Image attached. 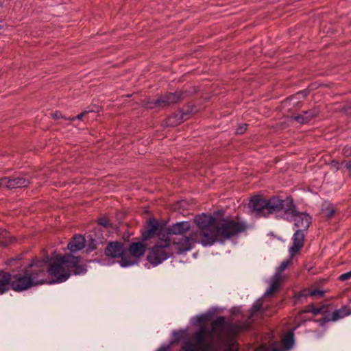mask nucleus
I'll return each instance as SVG.
<instances>
[{
    "instance_id": "obj_1",
    "label": "nucleus",
    "mask_w": 351,
    "mask_h": 351,
    "mask_svg": "<svg viewBox=\"0 0 351 351\" xmlns=\"http://www.w3.org/2000/svg\"><path fill=\"white\" fill-rule=\"evenodd\" d=\"M250 213L257 217H268L271 214L280 215L288 221H293L297 230L306 231L311 223V217L306 213L295 210L293 201L290 199H282L278 197H271L269 199L256 196L248 203Z\"/></svg>"
},
{
    "instance_id": "obj_2",
    "label": "nucleus",
    "mask_w": 351,
    "mask_h": 351,
    "mask_svg": "<svg viewBox=\"0 0 351 351\" xmlns=\"http://www.w3.org/2000/svg\"><path fill=\"white\" fill-rule=\"evenodd\" d=\"M194 221L199 229V243L203 246H211L217 241L223 243L226 240L243 232L247 227L243 221L228 219L222 220L215 227V218L205 214L196 216Z\"/></svg>"
},
{
    "instance_id": "obj_3",
    "label": "nucleus",
    "mask_w": 351,
    "mask_h": 351,
    "mask_svg": "<svg viewBox=\"0 0 351 351\" xmlns=\"http://www.w3.org/2000/svg\"><path fill=\"white\" fill-rule=\"evenodd\" d=\"M249 322L241 325L238 323L228 322L223 316L217 317L211 324V329L202 326L194 335L195 343L199 346L200 351H213V339L215 337L221 341L231 338L240 331L250 327Z\"/></svg>"
},
{
    "instance_id": "obj_4",
    "label": "nucleus",
    "mask_w": 351,
    "mask_h": 351,
    "mask_svg": "<svg viewBox=\"0 0 351 351\" xmlns=\"http://www.w3.org/2000/svg\"><path fill=\"white\" fill-rule=\"evenodd\" d=\"M47 272L54 278L53 282L61 283L67 280L71 274H85L86 268L84 265H80V258L77 256L69 254L64 256L53 254Z\"/></svg>"
},
{
    "instance_id": "obj_5",
    "label": "nucleus",
    "mask_w": 351,
    "mask_h": 351,
    "mask_svg": "<svg viewBox=\"0 0 351 351\" xmlns=\"http://www.w3.org/2000/svg\"><path fill=\"white\" fill-rule=\"evenodd\" d=\"M158 241L152 247L147 256L148 261L154 266H157L174 254L171 245V238H169L165 232L158 231Z\"/></svg>"
},
{
    "instance_id": "obj_6",
    "label": "nucleus",
    "mask_w": 351,
    "mask_h": 351,
    "mask_svg": "<svg viewBox=\"0 0 351 351\" xmlns=\"http://www.w3.org/2000/svg\"><path fill=\"white\" fill-rule=\"evenodd\" d=\"M45 272L43 270L32 271L26 269L23 272L11 275V289L15 291H23L31 287L44 282Z\"/></svg>"
},
{
    "instance_id": "obj_7",
    "label": "nucleus",
    "mask_w": 351,
    "mask_h": 351,
    "mask_svg": "<svg viewBox=\"0 0 351 351\" xmlns=\"http://www.w3.org/2000/svg\"><path fill=\"white\" fill-rule=\"evenodd\" d=\"M198 232H193L189 237L180 236L171 238V245L174 250V254H182L191 250L195 243H199Z\"/></svg>"
},
{
    "instance_id": "obj_8",
    "label": "nucleus",
    "mask_w": 351,
    "mask_h": 351,
    "mask_svg": "<svg viewBox=\"0 0 351 351\" xmlns=\"http://www.w3.org/2000/svg\"><path fill=\"white\" fill-rule=\"evenodd\" d=\"M291 261V257L289 260L284 261L281 263L280 265L276 269L274 275L272 276L269 286L265 292V296H269L276 292L279 288L282 282L285 280L286 276L282 274V271L289 266Z\"/></svg>"
},
{
    "instance_id": "obj_9",
    "label": "nucleus",
    "mask_w": 351,
    "mask_h": 351,
    "mask_svg": "<svg viewBox=\"0 0 351 351\" xmlns=\"http://www.w3.org/2000/svg\"><path fill=\"white\" fill-rule=\"evenodd\" d=\"M145 251V245L141 243H133L129 247V252L131 256L123 257L120 261V265L123 267L132 266L137 263V259L143 256Z\"/></svg>"
},
{
    "instance_id": "obj_10",
    "label": "nucleus",
    "mask_w": 351,
    "mask_h": 351,
    "mask_svg": "<svg viewBox=\"0 0 351 351\" xmlns=\"http://www.w3.org/2000/svg\"><path fill=\"white\" fill-rule=\"evenodd\" d=\"M191 228V225L189 221H181L177 222L170 226L168 229L160 228L158 230L160 232H165L168 235L169 238H171V236L176 235V237L183 236L186 232Z\"/></svg>"
},
{
    "instance_id": "obj_11",
    "label": "nucleus",
    "mask_w": 351,
    "mask_h": 351,
    "mask_svg": "<svg viewBox=\"0 0 351 351\" xmlns=\"http://www.w3.org/2000/svg\"><path fill=\"white\" fill-rule=\"evenodd\" d=\"M30 184L28 179L23 177H16V178H2L0 179V186L5 187L9 189L27 187Z\"/></svg>"
},
{
    "instance_id": "obj_12",
    "label": "nucleus",
    "mask_w": 351,
    "mask_h": 351,
    "mask_svg": "<svg viewBox=\"0 0 351 351\" xmlns=\"http://www.w3.org/2000/svg\"><path fill=\"white\" fill-rule=\"evenodd\" d=\"M351 315V308L349 306H343L341 308L335 310L329 316L324 317L321 321V325H324L325 323L332 321L337 322L339 319H343L346 316Z\"/></svg>"
},
{
    "instance_id": "obj_13",
    "label": "nucleus",
    "mask_w": 351,
    "mask_h": 351,
    "mask_svg": "<svg viewBox=\"0 0 351 351\" xmlns=\"http://www.w3.org/2000/svg\"><path fill=\"white\" fill-rule=\"evenodd\" d=\"M305 231L302 230H296L293 235V245L289 248V254L291 256H294L304 245L305 238Z\"/></svg>"
},
{
    "instance_id": "obj_14",
    "label": "nucleus",
    "mask_w": 351,
    "mask_h": 351,
    "mask_svg": "<svg viewBox=\"0 0 351 351\" xmlns=\"http://www.w3.org/2000/svg\"><path fill=\"white\" fill-rule=\"evenodd\" d=\"M125 252L123 245L118 242L110 243L105 250L106 256L112 258H121L122 259Z\"/></svg>"
},
{
    "instance_id": "obj_15",
    "label": "nucleus",
    "mask_w": 351,
    "mask_h": 351,
    "mask_svg": "<svg viewBox=\"0 0 351 351\" xmlns=\"http://www.w3.org/2000/svg\"><path fill=\"white\" fill-rule=\"evenodd\" d=\"M325 291L319 289L306 288L295 295V300L301 302L303 298L311 297L313 298H321L324 295Z\"/></svg>"
},
{
    "instance_id": "obj_16",
    "label": "nucleus",
    "mask_w": 351,
    "mask_h": 351,
    "mask_svg": "<svg viewBox=\"0 0 351 351\" xmlns=\"http://www.w3.org/2000/svg\"><path fill=\"white\" fill-rule=\"evenodd\" d=\"M180 97L176 93H167L161 96L158 99H156L154 104L160 106H165L171 104L176 103Z\"/></svg>"
},
{
    "instance_id": "obj_17",
    "label": "nucleus",
    "mask_w": 351,
    "mask_h": 351,
    "mask_svg": "<svg viewBox=\"0 0 351 351\" xmlns=\"http://www.w3.org/2000/svg\"><path fill=\"white\" fill-rule=\"evenodd\" d=\"M85 247V239L82 235H76L69 243L67 248L71 252H76L82 250Z\"/></svg>"
},
{
    "instance_id": "obj_18",
    "label": "nucleus",
    "mask_w": 351,
    "mask_h": 351,
    "mask_svg": "<svg viewBox=\"0 0 351 351\" xmlns=\"http://www.w3.org/2000/svg\"><path fill=\"white\" fill-rule=\"evenodd\" d=\"M11 289V274L8 272H0V294H3Z\"/></svg>"
},
{
    "instance_id": "obj_19",
    "label": "nucleus",
    "mask_w": 351,
    "mask_h": 351,
    "mask_svg": "<svg viewBox=\"0 0 351 351\" xmlns=\"http://www.w3.org/2000/svg\"><path fill=\"white\" fill-rule=\"evenodd\" d=\"M318 114V110L316 109L311 110L309 111H304L302 114L295 116L294 119L300 123H305L315 117Z\"/></svg>"
},
{
    "instance_id": "obj_20",
    "label": "nucleus",
    "mask_w": 351,
    "mask_h": 351,
    "mask_svg": "<svg viewBox=\"0 0 351 351\" xmlns=\"http://www.w3.org/2000/svg\"><path fill=\"white\" fill-rule=\"evenodd\" d=\"M148 224L149 226V229L146 231V232L143 234V237L144 239H147L148 238L152 237L158 228V223L155 219H149L148 221Z\"/></svg>"
},
{
    "instance_id": "obj_21",
    "label": "nucleus",
    "mask_w": 351,
    "mask_h": 351,
    "mask_svg": "<svg viewBox=\"0 0 351 351\" xmlns=\"http://www.w3.org/2000/svg\"><path fill=\"white\" fill-rule=\"evenodd\" d=\"M282 343L285 351H287L291 349L294 343L293 334L292 332H288L285 335L282 339Z\"/></svg>"
},
{
    "instance_id": "obj_22",
    "label": "nucleus",
    "mask_w": 351,
    "mask_h": 351,
    "mask_svg": "<svg viewBox=\"0 0 351 351\" xmlns=\"http://www.w3.org/2000/svg\"><path fill=\"white\" fill-rule=\"evenodd\" d=\"M226 351H233L231 348L228 349ZM255 351H284L280 349L278 345L274 342L269 346H266L265 345L261 346L258 348H257Z\"/></svg>"
},
{
    "instance_id": "obj_23",
    "label": "nucleus",
    "mask_w": 351,
    "mask_h": 351,
    "mask_svg": "<svg viewBox=\"0 0 351 351\" xmlns=\"http://www.w3.org/2000/svg\"><path fill=\"white\" fill-rule=\"evenodd\" d=\"M263 311V305L261 300H257L252 308L251 316L254 317L257 313H261Z\"/></svg>"
},
{
    "instance_id": "obj_24",
    "label": "nucleus",
    "mask_w": 351,
    "mask_h": 351,
    "mask_svg": "<svg viewBox=\"0 0 351 351\" xmlns=\"http://www.w3.org/2000/svg\"><path fill=\"white\" fill-rule=\"evenodd\" d=\"M184 351H200L199 349V346L195 343H193L190 341H188L183 346Z\"/></svg>"
},
{
    "instance_id": "obj_25",
    "label": "nucleus",
    "mask_w": 351,
    "mask_h": 351,
    "mask_svg": "<svg viewBox=\"0 0 351 351\" xmlns=\"http://www.w3.org/2000/svg\"><path fill=\"white\" fill-rule=\"evenodd\" d=\"M325 308H326V307L324 306L319 307V308H316V307H314L313 306H311L306 311V312H311L314 315H319V314L323 313Z\"/></svg>"
},
{
    "instance_id": "obj_26",
    "label": "nucleus",
    "mask_w": 351,
    "mask_h": 351,
    "mask_svg": "<svg viewBox=\"0 0 351 351\" xmlns=\"http://www.w3.org/2000/svg\"><path fill=\"white\" fill-rule=\"evenodd\" d=\"M98 223L100 226L107 228L110 226L109 219L107 217H103L99 219Z\"/></svg>"
},
{
    "instance_id": "obj_27",
    "label": "nucleus",
    "mask_w": 351,
    "mask_h": 351,
    "mask_svg": "<svg viewBox=\"0 0 351 351\" xmlns=\"http://www.w3.org/2000/svg\"><path fill=\"white\" fill-rule=\"evenodd\" d=\"M351 278V271L343 273L339 276V279L341 281H346Z\"/></svg>"
},
{
    "instance_id": "obj_28",
    "label": "nucleus",
    "mask_w": 351,
    "mask_h": 351,
    "mask_svg": "<svg viewBox=\"0 0 351 351\" xmlns=\"http://www.w3.org/2000/svg\"><path fill=\"white\" fill-rule=\"evenodd\" d=\"M172 343L162 345L156 351H169L171 348Z\"/></svg>"
},
{
    "instance_id": "obj_29",
    "label": "nucleus",
    "mask_w": 351,
    "mask_h": 351,
    "mask_svg": "<svg viewBox=\"0 0 351 351\" xmlns=\"http://www.w3.org/2000/svg\"><path fill=\"white\" fill-rule=\"evenodd\" d=\"M96 248V243L93 240H91L90 243L88 245L86 251L88 252H91Z\"/></svg>"
},
{
    "instance_id": "obj_30",
    "label": "nucleus",
    "mask_w": 351,
    "mask_h": 351,
    "mask_svg": "<svg viewBox=\"0 0 351 351\" xmlns=\"http://www.w3.org/2000/svg\"><path fill=\"white\" fill-rule=\"evenodd\" d=\"M247 129V125L246 124H243L241 126H239L237 129V134H241L243 133H244L245 132Z\"/></svg>"
},
{
    "instance_id": "obj_31",
    "label": "nucleus",
    "mask_w": 351,
    "mask_h": 351,
    "mask_svg": "<svg viewBox=\"0 0 351 351\" xmlns=\"http://www.w3.org/2000/svg\"><path fill=\"white\" fill-rule=\"evenodd\" d=\"M343 153L346 156H351V147H345L343 149Z\"/></svg>"
},
{
    "instance_id": "obj_32",
    "label": "nucleus",
    "mask_w": 351,
    "mask_h": 351,
    "mask_svg": "<svg viewBox=\"0 0 351 351\" xmlns=\"http://www.w3.org/2000/svg\"><path fill=\"white\" fill-rule=\"evenodd\" d=\"M196 320L199 324H204L206 321V317L204 315H200L196 317Z\"/></svg>"
},
{
    "instance_id": "obj_33",
    "label": "nucleus",
    "mask_w": 351,
    "mask_h": 351,
    "mask_svg": "<svg viewBox=\"0 0 351 351\" xmlns=\"http://www.w3.org/2000/svg\"><path fill=\"white\" fill-rule=\"evenodd\" d=\"M88 112H84L81 114H79L78 115H77L76 117H72L71 119V120H75V119H78V120H80L82 119V117H84V114H87Z\"/></svg>"
},
{
    "instance_id": "obj_34",
    "label": "nucleus",
    "mask_w": 351,
    "mask_h": 351,
    "mask_svg": "<svg viewBox=\"0 0 351 351\" xmlns=\"http://www.w3.org/2000/svg\"><path fill=\"white\" fill-rule=\"evenodd\" d=\"M53 117L56 119H58L62 117V115H61V113L60 112H56L55 113L53 114Z\"/></svg>"
},
{
    "instance_id": "obj_35",
    "label": "nucleus",
    "mask_w": 351,
    "mask_h": 351,
    "mask_svg": "<svg viewBox=\"0 0 351 351\" xmlns=\"http://www.w3.org/2000/svg\"><path fill=\"white\" fill-rule=\"evenodd\" d=\"M334 210L331 208L326 214V216L329 218L331 217L334 215Z\"/></svg>"
},
{
    "instance_id": "obj_36",
    "label": "nucleus",
    "mask_w": 351,
    "mask_h": 351,
    "mask_svg": "<svg viewBox=\"0 0 351 351\" xmlns=\"http://www.w3.org/2000/svg\"><path fill=\"white\" fill-rule=\"evenodd\" d=\"M346 168H347L348 170H350H350H351V162H348V163H346Z\"/></svg>"
},
{
    "instance_id": "obj_37",
    "label": "nucleus",
    "mask_w": 351,
    "mask_h": 351,
    "mask_svg": "<svg viewBox=\"0 0 351 351\" xmlns=\"http://www.w3.org/2000/svg\"><path fill=\"white\" fill-rule=\"evenodd\" d=\"M4 233V231L0 229V236H3Z\"/></svg>"
},
{
    "instance_id": "obj_38",
    "label": "nucleus",
    "mask_w": 351,
    "mask_h": 351,
    "mask_svg": "<svg viewBox=\"0 0 351 351\" xmlns=\"http://www.w3.org/2000/svg\"><path fill=\"white\" fill-rule=\"evenodd\" d=\"M178 334H179V332H173V335H174V336H176V335H178Z\"/></svg>"
},
{
    "instance_id": "obj_39",
    "label": "nucleus",
    "mask_w": 351,
    "mask_h": 351,
    "mask_svg": "<svg viewBox=\"0 0 351 351\" xmlns=\"http://www.w3.org/2000/svg\"><path fill=\"white\" fill-rule=\"evenodd\" d=\"M0 6H2V3L0 2Z\"/></svg>"
}]
</instances>
